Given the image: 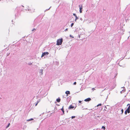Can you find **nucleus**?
I'll return each mask as SVG.
<instances>
[{"instance_id": "obj_1", "label": "nucleus", "mask_w": 130, "mask_h": 130, "mask_svg": "<svg viewBox=\"0 0 130 130\" xmlns=\"http://www.w3.org/2000/svg\"><path fill=\"white\" fill-rule=\"evenodd\" d=\"M63 41V39L62 38L59 39L57 40V43L56 45H59L61 44Z\"/></svg>"}, {"instance_id": "obj_2", "label": "nucleus", "mask_w": 130, "mask_h": 130, "mask_svg": "<svg viewBox=\"0 0 130 130\" xmlns=\"http://www.w3.org/2000/svg\"><path fill=\"white\" fill-rule=\"evenodd\" d=\"M49 54V53L48 52H45L43 53H42V56H41V57H43L44 56H45L46 54V55H48Z\"/></svg>"}, {"instance_id": "obj_3", "label": "nucleus", "mask_w": 130, "mask_h": 130, "mask_svg": "<svg viewBox=\"0 0 130 130\" xmlns=\"http://www.w3.org/2000/svg\"><path fill=\"white\" fill-rule=\"evenodd\" d=\"M79 12L80 13H82V10L83 9V6L82 5H79Z\"/></svg>"}, {"instance_id": "obj_4", "label": "nucleus", "mask_w": 130, "mask_h": 130, "mask_svg": "<svg viewBox=\"0 0 130 130\" xmlns=\"http://www.w3.org/2000/svg\"><path fill=\"white\" fill-rule=\"evenodd\" d=\"M91 100V99L90 98H88L84 100V101L86 102H88Z\"/></svg>"}, {"instance_id": "obj_5", "label": "nucleus", "mask_w": 130, "mask_h": 130, "mask_svg": "<svg viewBox=\"0 0 130 130\" xmlns=\"http://www.w3.org/2000/svg\"><path fill=\"white\" fill-rule=\"evenodd\" d=\"M74 108V106H73L72 105H70L69 107V109H73Z\"/></svg>"}, {"instance_id": "obj_6", "label": "nucleus", "mask_w": 130, "mask_h": 130, "mask_svg": "<svg viewBox=\"0 0 130 130\" xmlns=\"http://www.w3.org/2000/svg\"><path fill=\"white\" fill-rule=\"evenodd\" d=\"M65 93L67 94V96H68V94H70V92L69 91H67Z\"/></svg>"}, {"instance_id": "obj_7", "label": "nucleus", "mask_w": 130, "mask_h": 130, "mask_svg": "<svg viewBox=\"0 0 130 130\" xmlns=\"http://www.w3.org/2000/svg\"><path fill=\"white\" fill-rule=\"evenodd\" d=\"M61 110L63 112V114H64V110L63 109V106L62 108L61 109Z\"/></svg>"}, {"instance_id": "obj_8", "label": "nucleus", "mask_w": 130, "mask_h": 130, "mask_svg": "<svg viewBox=\"0 0 130 130\" xmlns=\"http://www.w3.org/2000/svg\"><path fill=\"white\" fill-rule=\"evenodd\" d=\"M60 98H58L56 99V101L57 102H59L60 101Z\"/></svg>"}, {"instance_id": "obj_9", "label": "nucleus", "mask_w": 130, "mask_h": 130, "mask_svg": "<svg viewBox=\"0 0 130 130\" xmlns=\"http://www.w3.org/2000/svg\"><path fill=\"white\" fill-rule=\"evenodd\" d=\"M127 112L128 113H130V110L129 109H127L126 110Z\"/></svg>"}, {"instance_id": "obj_10", "label": "nucleus", "mask_w": 130, "mask_h": 130, "mask_svg": "<svg viewBox=\"0 0 130 130\" xmlns=\"http://www.w3.org/2000/svg\"><path fill=\"white\" fill-rule=\"evenodd\" d=\"M76 17V19H75V21H76L77 20V19H78V18L77 17V16H76V17Z\"/></svg>"}, {"instance_id": "obj_11", "label": "nucleus", "mask_w": 130, "mask_h": 130, "mask_svg": "<svg viewBox=\"0 0 130 130\" xmlns=\"http://www.w3.org/2000/svg\"><path fill=\"white\" fill-rule=\"evenodd\" d=\"M102 129H103L104 130H105V127H104V126H103L102 127Z\"/></svg>"}, {"instance_id": "obj_12", "label": "nucleus", "mask_w": 130, "mask_h": 130, "mask_svg": "<svg viewBox=\"0 0 130 130\" xmlns=\"http://www.w3.org/2000/svg\"><path fill=\"white\" fill-rule=\"evenodd\" d=\"M10 125V123H9L8 124V125L6 126V128H7Z\"/></svg>"}, {"instance_id": "obj_13", "label": "nucleus", "mask_w": 130, "mask_h": 130, "mask_svg": "<svg viewBox=\"0 0 130 130\" xmlns=\"http://www.w3.org/2000/svg\"><path fill=\"white\" fill-rule=\"evenodd\" d=\"M102 105V104H98V105H97V106L98 107L99 106H101Z\"/></svg>"}, {"instance_id": "obj_14", "label": "nucleus", "mask_w": 130, "mask_h": 130, "mask_svg": "<svg viewBox=\"0 0 130 130\" xmlns=\"http://www.w3.org/2000/svg\"><path fill=\"white\" fill-rule=\"evenodd\" d=\"M75 116H72V117H71V118L72 119H73L75 118Z\"/></svg>"}, {"instance_id": "obj_15", "label": "nucleus", "mask_w": 130, "mask_h": 130, "mask_svg": "<svg viewBox=\"0 0 130 130\" xmlns=\"http://www.w3.org/2000/svg\"><path fill=\"white\" fill-rule=\"evenodd\" d=\"M73 15L75 17H76V16H77L76 14L75 13H73Z\"/></svg>"}, {"instance_id": "obj_16", "label": "nucleus", "mask_w": 130, "mask_h": 130, "mask_svg": "<svg viewBox=\"0 0 130 130\" xmlns=\"http://www.w3.org/2000/svg\"><path fill=\"white\" fill-rule=\"evenodd\" d=\"M73 25H74V23H72L71 25V27H72L73 26Z\"/></svg>"}, {"instance_id": "obj_17", "label": "nucleus", "mask_w": 130, "mask_h": 130, "mask_svg": "<svg viewBox=\"0 0 130 130\" xmlns=\"http://www.w3.org/2000/svg\"><path fill=\"white\" fill-rule=\"evenodd\" d=\"M127 109H129L130 110V106H128V107Z\"/></svg>"}, {"instance_id": "obj_18", "label": "nucleus", "mask_w": 130, "mask_h": 130, "mask_svg": "<svg viewBox=\"0 0 130 130\" xmlns=\"http://www.w3.org/2000/svg\"><path fill=\"white\" fill-rule=\"evenodd\" d=\"M121 111L122 112V113H123V109H122L121 110Z\"/></svg>"}, {"instance_id": "obj_19", "label": "nucleus", "mask_w": 130, "mask_h": 130, "mask_svg": "<svg viewBox=\"0 0 130 130\" xmlns=\"http://www.w3.org/2000/svg\"><path fill=\"white\" fill-rule=\"evenodd\" d=\"M36 29H35V28H34L32 30V31H35L36 30Z\"/></svg>"}, {"instance_id": "obj_20", "label": "nucleus", "mask_w": 130, "mask_h": 130, "mask_svg": "<svg viewBox=\"0 0 130 130\" xmlns=\"http://www.w3.org/2000/svg\"><path fill=\"white\" fill-rule=\"evenodd\" d=\"M127 112L126 111H125V115H126L127 113Z\"/></svg>"}, {"instance_id": "obj_21", "label": "nucleus", "mask_w": 130, "mask_h": 130, "mask_svg": "<svg viewBox=\"0 0 130 130\" xmlns=\"http://www.w3.org/2000/svg\"><path fill=\"white\" fill-rule=\"evenodd\" d=\"M76 82H75L73 84L74 85H75L76 84Z\"/></svg>"}, {"instance_id": "obj_22", "label": "nucleus", "mask_w": 130, "mask_h": 130, "mask_svg": "<svg viewBox=\"0 0 130 130\" xmlns=\"http://www.w3.org/2000/svg\"><path fill=\"white\" fill-rule=\"evenodd\" d=\"M68 30V28H66V29L65 30V31H66L67 30Z\"/></svg>"}, {"instance_id": "obj_23", "label": "nucleus", "mask_w": 130, "mask_h": 130, "mask_svg": "<svg viewBox=\"0 0 130 130\" xmlns=\"http://www.w3.org/2000/svg\"><path fill=\"white\" fill-rule=\"evenodd\" d=\"M38 102L35 105V106H36L38 104Z\"/></svg>"}, {"instance_id": "obj_24", "label": "nucleus", "mask_w": 130, "mask_h": 130, "mask_svg": "<svg viewBox=\"0 0 130 130\" xmlns=\"http://www.w3.org/2000/svg\"><path fill=\"white\" fill-rule=\"evenodd\" d=\"M78 102L79 103H81V101H78Z\"/></svg>"}, {"instance_id": "obj_25", "label": "nucleus", "mask_w": 130, "mask_h": 130, "mask_svg": "<svg viewBox=\"0 0 130 130\" xmlns=\"http://www.w3.org/2000/svg\"><path fill=\"white\" fill-rule=\"evenodd\" d=\"M31 121V120L30 119H28V120H27V121Z\"/></svg>"}, {"instance_id": "obj_26", "label": "nucleus", "mask_w": 130, "mask_h": 130, "mask_svg": "<svg viewBox=\"0 0 130 130\" xmlns=\"http://www.w3.org/2000/svg\"><path fill=\"white\" fill-rule=\"evenodd\" d=\"M92 89L93 90H95V89H94V88H93Z\"/></svg>"}, {"instance_id": "obj_27", "label": "nucleus", "mask_w": 130, "mask_h": 130, "mask_svg": "<svg viewBox=\"0 0 130 130\" xmlns=\"http://www.w3.org/2000/svg\"><path fill=\"white\" fill-rule=\"evenodd\" d=\"M31 120H33V119L32 118H31V119H30Z\"/></svg>"}, {"instance_id": "obj_28", "label": "nucleus", "mask_w": 130, "mask_h": 130, "mask_svg": "<svg viewBox=\"0 0 130 130\" xmlns=\"http://www.w3.org/2000/svg\"><path fill=\"white\" fill-rule=\"evenodd\" d=\"M128 105H129V106H130V104H128L127 105V106H128Z\"/></svg>"}, {"instance_id": "obj_29", "label": "nucleus", "mask_w": 130, "mask_h": 130, "mask_svg": "<svg viewBox=\"0 0 130 130\" xmlns=\"http://www.w3.org/2000/svg\"><path fill=\"white\" fill-rule=\"evenodd\" d=\"M41 70V71H42H42H43L42 70Z\"/></svg>"}]
</instances>
